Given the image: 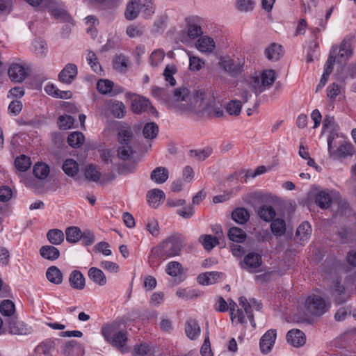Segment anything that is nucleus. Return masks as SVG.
<instances>
[{"instance_id": "obj_51", "label": "nucleus", "mask_w": 356, "mask_h": 356, "mask_svg": "<svg viewBox=\"0 0 356 356\" xmlns=\"http://www.w3.org/2000/svg\"><path fill=\"white\" fill-rule=\"evenodd\" d=\"M15 305L10 300H3L0 305V312L1 314L5 316H8V318L13 317V314L15 313Z\"/></svg>"}, {"instance_id": "obj_8", "label": "nucleus", "mask_w": 356, "mask_h": 356, "mask_svg": "<svg viewBox=\"0 0 356 356\" xmlns=\"http://www.w3.org/2000/svg\"><path fill=\"white\" fill-rule=\"evenodd\" d=\"M218 65L220 68L228 75L236 77L241 71V65L236 63L230 57L222 56L219 58Z\"/></svg>"}, {"instance_id": "obj_11", "label": "nucleus", "mask_w": 356, "mask_h": 356, "mask_svg": "<svg viewBox=\"0 0 356 356\" xmlns=\"http://www.w3.org/2000/svg\"><path fill=\"white\" fill-rule=\"evenodd\" d=\"M77 74L76 65L73 63H68L59 73L58 79L63 83L70 84L76 79Z\"/></svg>"}, {"instance_id": "obj_27", "label": "nucleus", "mask_w": 356, "mask_h": 356, "mask_svg": "<svg viewBox=\"0 0 356 356\" xmlns=\"http://www.w3.org/2000/svg\"><path fill=\"white\" fill-rule=\"evenodd\" d=\"M140 12V2L138 0H131L124 12V17L128 20L135 19Z\"/></svg>"}, {"instance_id": "obj_64", "label": "nucleus", "mask_w": 356, "mask_h": 356, "mask_svg": "<svg viewBox=\"0 0 356 356\" xmlns=\"http://www.w3.org/2000/svg\"><path fill=\"white\" fill-rule=\"evenodd\" d=\"M146 228L153 236H157L159 234V223L154 219L149 220L147 222Z\"/></svg>"}, {"instance_id": "obj_48", "label": "nucleus", "mask_w": 356, "mask_h": 356, "mask_svg": "<svg viewBox=\"0 0 356 356\" xmlns=\"http://www.w3.org/2000/svg\"><path fill=\"white\" fill-rule=\"evenodd\" d=\"M145 26L140 24H134L128 26L126 29V33L130 38H138L143 35Z\"/></svg>"}, {"instance_id": "obj_59", "label": "nucleus", "mask_w": 356, "mask_h": 356, "mask_svg": "<svg viewBox=\"0 0 356 356\" xmlns=\"http://www.w3.org/2000/svg\"><path fill=\"white\" fill-rule=\"evenodd\" d=\"M164 57V51L161 49H156L149 56V63L152 67H157L163 61Z\"/></svg>"}, {"instance_id": "obj_36", "label": "nucleus", "mask_w": 356, "mask_h": 356, "mask_svg": "<svg viewBox=\"0 0 356 356\" xmlns=\"http://www.w3.org/2000/svg\"><path fill=\"white\" fill-rule=\"evenodd\" d=\"M246 233L241 228L232 227L228 232V237L232 241L242 243L246 238Z\"/></svg>"}, {"instance_id": "obj_10", "label": "nucleus", "mask_w": 356, "mask_h": 356, "mask_svg": "<svg viewBox=\"0 0 356 356\" xmlns=\"http://www.w3.org/2000/svg\"><path fill=\"white\" fill-rule=\"evenodd\" d=\"M9 332L12 334H28L31 333V329L22 321H19L16 317L8 318Z\"/></svg>"}, {"instance_id": "obj_57", "label": "nucleus", "mask_w": 356, "mask_h": 356, "mask_svg": "<svg viewBox=\"0 0 356 356\" xmlns=\"http://www.w3.org/2000/svg\"><path fill=\"white\" fill-rule=\"evenodd\" d=\"M125 109L126 107L122 102H114L111 106L112 114L117 118H122L124 116Z\"/></svg>"}, {"instance_id": "obj_16", "label": "nucleus", "mask_w": 356, "mask_h": 356, "mask_svg": "<svg viewBox=\"0 0 356 356\" xmlns=\"http://www.w3.org/2000/svg\"><path fill=\"white\" fill-rule=\"evenodd\" d=\"M287 342L294 347H300L305 343L306 337L300 330H291L286 334Z\"/></svg>"}, {"instance_id": "obj_33", "label": "nucleus", "mask_w": 356, "mask_h": 356, "mask_svg": "<svg viewBox=\"0 0 356 356\" xmlns=\"http://www.w3.org/2000/svg\"><path fill=\"white\" fill-rule=\"evenodd\" d=\"M315 202L321 209H327L331 204L332 198L328 192L321 191L316 195Z\"/></svg>"}, {"instance_id": "obj_31", "label": "nucleus", "mask_w": 356, "mask_h": 356, "mask_svg": "<svg viewBox=\"0 0 356 356\" xmlns=\"http://www.w3.org/2000/svg\"><path fill=\"white\" fill-rule=\"evenodd\" d=\"M46 277L50 282L54 284H60L63 282V273L55 266H50L47 269Z\"/></svg>"}, {"instance_id": "obj_4", "label": "nucleus", "mask_w": 356, "mask_h": 356, "mask_svg": "<svg viewBox=\"0 0 356 356\" xmlns=\"http://www.w3.org/2000/svg\"><path fill=\"white\" fill-rule=\"evenodd\" d=\"M207 95H209V93L205 92L193 91L190 95L187 105L184 108L182 111L202 115Z\"/></svg>"}, {"instance_id": "obj_29", "label": "nucleus", "mask_w": 356, "mask_h": 356, "mask_svg": "<svg viewBox=\"0 0 356 356\" xmlns=\"http://www.w3.org/2000/svg\"><path fill=\"white\" fill-rule=\"evenodd\" d=\"M312 233V227L309 222H303L298 227L296 236L301 243L307 241Z\"/></svg>"}, {"instance_id": "obj_35", "label": "nucleus", "mask_w": 356, "mask_h": 356, "mask_svg": "<svg viewBox=\"0 0 356 356\" xmlns=\"http://www.w3.org/2000/svg\"><path fill=\"white\" fill-rule=\"evenodd\" d=\"M47 238L50 243L58 245L64 241L65 236L63 232L58 229H53L48 231Z\"/></svg>"}, {"instance_id": "obj_54", "label": "nucleus", "mask_w": 356, "mask_h": 356, "mask_svg": "<svg viewBox=\"0 0 356 356\" xmlns=\"http://www.w3.org/2000/svg\"><path fill=\"white\" fill-rule=\"evenodd\" d=\"M49 12L56 19L62 22H70L71 17L69 13L64 9L51 7Z\"/></svg>"}, {"instance_id": "obj_47", "label": "nucleus", "mask_w": 356, "mask_h": 356, "mask_svg": "<svg viewBox=\"0 0 356 356\" xmlns=\"http://www.w3.org/2000/svg\"><path fill=\"white\" fill-rule=\"evenodd\" d=\"M177 67L174 65H167L163 72L165 81L171 86L176 85V80L174 75L177 73Z\"/></svg>"}, {"instance_id": "obj_44", "label": "nucleus", "mask_w": 356, "mask_h": 356, "mask_svg": "<svg viewBox=\"0 0 356 356\" xmlns=\"http://www.w3.org/2000/svg\"><path fill=\"white\" fill-rule=\"evenodd\" d=\"M199 241L202 243L204 249L207 250H212L216 245L219 243L218 236H212L211 235H202Z\"/></svg>"}, {"instance_id": "obj_30", "label": "nucleus", "mask_w": 356, "mask_h": 356, "mask_svg": "<svg viewBox=\"0 0 356 356\" xmlns=\"http://www.w3.org/2000/svg\"><path fill=\"white\" fill-rule=\"evenodd\" d=\"M136 154V150L133 145H118L117 148V156L122 161H127L132 158Z\"/></svg>"}, {"instance_id": "obj_15", "label": "nucleus", "mask_w": 356, "mask_h": 356, "mask_svg": "<svg viewBox=\"0 0 356 356\" xmlns=\"http://www.w3.org/2000/svg\"><path fill=\"white\" fill-rule=\"evenodd\" d=\"M8 75L13 82H22L26 77V72L24 67L17 63H13L8 69Z\"/></svg>"}, {"instance_id": "obj_25", "label": "nucleus", "mask_w": 356, "mask_h": 356, "mask_svg": "<svg viewBox=\"0 0 356 356\" xmlns=\"http://www.w3.org/2000/svg\"><path fill=\"white\" fill-rule=\"evenodd\" d=\"M351 54L350 43L343 40L339 47H337V62L341 63L346 61L350 57Z\"/></svg>"}, {"instance_id": "obj_23", "label": "nucleus", "mask_w": 356, "mask_h": 356, "mask_svg": "<svg viewBox=\"0 0 356 356\" xmlns=\"http://www.w3.org/2000/svg\"><path fill=\"white\" fill-rule=\"evenodd\" d=\"M40 256L47 260L54 261L60 257V251L53 245H43L40 248Z\"/></svg>"}, {"instance_id": "obj_61", "label": "nucleus", "mask_w": 356, "mask_h": 356, "mask_svg": "<svg viewBox=\"0 0 356 356\" xmlns=\"http://www.w3.org/2000/svg\"><path fill=\"white\" fill-rule=\"evenodd\" d=\"M145 18H149L154 13V6L152 0H145L140 7Z\"/></svg>"}, {"instance_id": "obj_38", "label": "nucleus", "mask_w": 356, "mask_h": 356, "mask_svg": "<svg viewBox=\"0 0 356 356\" xmlns=\"http://www.w3.org/2000/svg\"><path fill=\"white\" fill-rule=\"evenodd\" d=\"M66 240L70 243L78 242L82 236L81 229L77 227H70L65 230Z\"/></svg>"}, {"instance_id": "obj_53", "label": "nucleus", "mask_w": 356, "mask_h": 356, "mask_svg": "<svg viewBox=\"0 0 356 356\" xmlns=\"http://www.w3.org/2000/svg\"><path fill=\"white\" fill-rule=\"evenodd\" d=\"M165 271L169 275L177 277L182 274L183 268L179 262L170 261L168 264Z\"/></svg>"}, {"instance_id": "obj_18", "label": "nucleus", "mask_w": 356, "mask_h": 356, "mask_svg": "<svg viewBox=\"0 0 356 356\" xmlns=\"http://www.w3.org/2000/svg\"><path fill=\"white\" fill-rule=\"evenodd\" d=\"M264 54L269 60L277 61L283 56L284 51L282 45L273 42L266 48Z\"/></svg>"}, {"instance_id": "obj_14", "label": "nucleus", "mask_w": 356, "mask_h": 356, "mask_svg": "<svg viewBox=\"0 0 356 356\" xmlns=\"http://www.w3.org/2000/svg\"><path fill=\"white\" fill-rule=\"evenodd\" d=\"M164 192L159 188L149 190L147 193V200L149 207L156 208L165 200Z\"/></svg>"}, {"instance_id": "obj_41", "label": "nucleus", "mask_w": 356, "mask_h": 356, "mask_svg": "<svg viewBox=\"0 0 356 356\" xmlns=\"http://www.w3.org/2000/svg\"><path fill=\"white\" fill-rule=\"evenodd\" d=\"M33 172L38 179H44L49 174V168L44 163H38L34 165Z\"/></svg>"}, {"instance_id": "obj_1", "label": "nucleus", "mask_w": 356, "mask_h": 356, "mask_svg": "<svg viewBox=\"0 0 356 356\" xmlns=\"http://www.w3.org/2000/svg\"><path fill=\"white\" fill-rule=\"evenodd\" d=\"M185 245V237L181 234H176L168 237L158 246L154 248L152 252L158 257H175L180 254Z\"/></svg>"}, {"instance_id": "obj_21", "label": "nucleus", "mask_w": 356, "mask_h": 356, "mask_svg": "<svg viewBox=\"0 0 356 356\" xmlns=\"http://www.w3.org/2000/svg\"><path fill=\"white\" fill-rule=\"evenodd\" d=\"M168 177L169 172L165 167L156 168L150 175L151 180L157 184L165 183L168 180Z\"/></svg>"}, {"instance_id": "obj_37", "label": "nucleus", "mask_w": 356, "mask_h": 356, "mask_svg": "<svg viewBox=\"0 0 356 356\" xmlns=\"http://www.w3.org/2000/svg\"><path fill=\"white\" fill-rule=\"evenodd\" d=\"M258 216L264 221L270 222L273 220L276 213L271 206L264 205L260 207L257 211Z\"/></svg>"}, {"instance_id": "obj_56", "label": "nucleus", "mask_w": 356, "mask_h": 356, "mask_svg": "<svg viewBox=\"0 0 356 356\" xmlns=\"http://www.w3.org/2000/svg\"><path fill=\"white\" fill-rule=\"evenodd\" d=\"M235 6L240 12L252 11L254 7V0H236Z\"/></svg>"}, {"instance_id": "obj_46", "label": "nucleus", "mask_w": 356, "mask_h": 356, "mask_svg": "<svg viewBox=\"0 0 356 356\" xmlns=\"http://www.w3.org/2000/svg\"><path fill=\"white\" fill-rule=\"evenodd\" d=\"M270 228L272 232L277 236H280L285 233L286 223L283 219L277 218L273 220Z\"/></svg>"}, {"instance_id": "obj_49", "label": "nucleus", "mask_w": 356, "mask_h": 356, "mask_svg": "<svg viewBox=\"0 0 356 356\" xmlns=\"http://www.w3.org/2000/svg\"><path fill=\"white\" fill-rule=\"evenodd\" d=\"M84 175L86 178L94 182H98L100 180L101 173L97 169L96 166L89 165L86 167Z\"/></svg>"}, {"instance_id": "obj_5", "label": "nucleus", "mask_w": 356, "mask_h": 356, "mask_svg": "<svg viewBox=\"0 0 356 356\" xmlns=\"http://www.w3.org/2000/svg\"><path fill=\"white\" fill-rule=\"evenodd\" d=\"M330 305L319 296L313 295L305 301V309L308 314L314 316H321L328 311Z\"/></svg>"}, {"instance_id": "obj_58", "label": "nucleus", "mask_w": 356, "mask_h": 356, "mask_svg": "<svg viewBox=\"0 0 356 356\" xmlns=\"http://www.w3.org/2000/svg\"><path fill=\"white\" fill-rule=\"evenodd\" d=\"M242 108L241 101L232 100L226 106L227 112L231 115L237 116L240 114Z\"/></svg>"}, {"instance_id": "obj_26", "label": "nucleus", "mask_w": 356, "mask_h": 356, "mask_svg": "<svg viewBox=\"0 0 356 356\" xmlns=\"http://www.w3.org/2000/svg\"><path fill=\"white\" fill-rule=\"evenodd\" d=\"M113 82L108 79H101L97 83V88L98 91L102 95H109L110 96H115L118 92L113 90Z\"/></svg>"}, {"instance_id": "obj_62", "label": "nucleus", "mask_w": 356, "mask_h": 356, "mask_svg": "<svg viewBox=\"0 0 356 356\" xmlns=\"http://www.w3.org/2000/svg\"><path fill=\"white\" fill-rule=\"evenodd\" d=\"M204 65V60L194 56H189V69L191 71H199Z\"/></svg>"}, {"instance_id": "obj_22", "label": "nucleus", "mask_w": 356, "mask_h": 356, "mask_svg": "<svg viewBox=\"0 0 356 356\" xmlns=\"http://www.w3.org/2000/svg\"><path fill=\"white\" fill-rule=\"evenodd\" d=\"M71 286L77 290H82L85 287V278L83 275L79 270H73L69 277Z\"/></svg>"}, {"instance_id": "obj_19", "label": "nucleus", "mask_w": 356, "mask_h": 356, "mask_svg": "<svg viewBox=\"0 0 356 356\" xmlns=\"http://www.w3.org/2000/svg\"><path fill=\"white\" fill-rule=\"evenodd\" d=\"M133 132L130 127L122 126L118 134V145H133Z\"/></svg>"}, {"instance_id": "obj_2", "label": "nucleus", "mask_w": 356, "mask_h": 356, "mask_svg": "<svg viewBox=\"0 0 356 356\" xmlns=\"http://www.w3.org/2000/svg\"><path fill=\"white\" fill-rule=\"evenodd\" d=\"M117 327L116 323L108 324L102 327V334L113 346L123 352L128 341L127 332L125 330L116 332Z\"/></svg>"}, {"instance_id": "obj_28", "label": "nucleus", "mask_w": 356, "mask_h": 356, "mask_svg": "<svg viewBox=\"0 0 356 356\" xmlns=\"http://www.w3.org/2000/svg\"><path fill=\"white\" fill-rule=\"evenodd\" d=\"M88 277L92 282L99 286H104L106 284V277L104 273L97 268H90L88 270Z\"/></svg>"}, {"instance_id": "obj_39", "label": "nucleus", "mask_w": 356, "mask_h": 356, "mask_svg": "<svg viewBox=\"0 0 356 356\" xmlns=\"http://www.w3.org/2000/svg\"><path fill=\"white\" fill-rule=\"evenodd\" d=\"M151 92L154 97L157 98L159 100L163 101L169 106V100L170 99L171 95L168 94L166 88L153 86L152 87Z\"/></svg>"}, {"instance_id": "obj_24", "label": "nucleus", "mask_w": 356, "mask_h": 356, "mask_svg": "<svg viewBox=\"0 0 356 356\" xmlns=\"http://www.w3.org/2000/svg\"><path fill=\"white\" fill-rule=\"evenodd\" d=\"M195 46L201 52L210 53L215 48V42L211 38L203 36L197 40Z\"/></svg>"}, {"instance_id": "obj_9", "label": "nucleus", "mask_w": 356, "mask_h": 356, "mask_svg": "<svg viewBox=\"0 0 356 356\" xmlns=\"http://www.w3.org/2000/svg\"><path fill=\"white\" fill-rule=\"evenodd\" d=\"M331 294L336 304L344 303L350 297V294L346 291L344 286L341 284L340 281H334L330 288Z\"/></svg>"}, {"instance_id": "obj_60", "label": "nucleus", "mask_w": 356, "mask_h": 356, "mask_svg": "<svg viewBox=\"0 0 356 356\" xmlns=\"http://www.w3.org/2000/svg\"><path fill=\"white\" fill-rule=\"evenodd\" d=\"M74 122V118L71 115H61L58 118V126L60 129L67 130L73 126Z\"/></svg>"}, {"instance_id": "obj_52", "label": "nucleus", "mask_w": 356, "mask_h": 356, "mask_svg": "<svg viewBox=\"0 0 356 356\" xmlns=\"http://www.w3.org/2000/svg\"><path fill=\"white\" fill-rule=\"evenodd\" d=\"M86 60H87L88 64L90 65L92 70L95 73L99 74H100L102 73V66L97 60V57L96 54L93 51H89L88 52V54L86 56Z\"/></svg>"}, {"instance_id": "obj_3", "label": "nucleus", "mask_w": 356, "mask_h": 356, "mask_svg": "<svg viewBox=\"0 0 356 356\" xmlns=\"http://www.w3.org/2000/svg\"><path fill=\"white\" fill-rule=\"evenodd\" d=\"M276 79L275 71L273 70H264L260 76H253L249 82V86L256 95L263 92L267 88L272 86Z\"/></svg>"}, {"instance_id": "obj_43", "label": "nucleus", "mask_w": 356, "mask_h": 356, "mask_svg": "<svg viewBox=\"0 0 356 356\" xmlns=\"http://www.w3.org/2000/svg\"><path fill=\"white\" fill-rule=\"evenodd\" d=\"M63 170L68 176L74 177L79 171V165L74 159H68L65 161Z\"/></svg>"}, {"instance_id": "obj_32", "label": "nucleus", "mask_w": 356, "mask_h": 356, "mask_svg": "<svg viewBox=\"0 0 356 356\" xmlns=\"http://www.w3.org/2000/svg\"><path fill=\"white\" fill-rule=\"evenodd\" d=\"M202 34L201 26L197 24H188L187 26V37L183 36L180 40L182 42H188V38L194 40Z\"/></svg>"}, {"instance_id": "obj_20", "label": "nucleus", "mask_w": 356, "mask_h": 356, "mask_svg": "<svg viewBox=\"0 0 356 356\" xmlns=\"http://www.w3.org/2000/svg\"><path fill=\"white\" fill-rule=\"evenodd\" d=\"M185 332L190 339L195 340L200 334L201 329L195 320L189 319L185 323Z\"/></svg>"}, {"instance_id": "obj_45", "label": "nucleus", "mask_w": 356, "mask_h": 356, "mask_svg": "<svg viewBox=\"0 0 356 356\" xmlns=\"http://www.w3.org/2000/svg\"><path fill=\"white\" fill-rule=\"evenodd\" d=\"M159 133V127L154 122L147 123L143 130V136L147 139H154L156 137Z\"/></svg>"}, {"instance_id": "obj_34", "label": "nucleus", "mask_w": 356, "mask_h": 356, "mask_svg": "<svg viewBox=\"0 0 356 356\" xmlns=\"http://www.w3.org/2000/svg\"><path fill=\"white\" fill-rule=\"evenodd\" d=\"M232 219L237 223L243 225L248 221L250 214L245 208H237L232 213Z\"/></svg>"}, {"instance_id": "obj_50", "label": "nucleus", "mask_w": 356, "mask_h": 356, "mask_svg": "<svg viewBox=\"0 0 356 356\" xmlns=\"http://www.w3.org/2000/svg\"><path fill=\"white\" fill-rule=\"evenodd\" d=\"M31 161L29 157L22 154L17 157L15 161V165L16 168L21 171H26L31 166Z\"/></svg>"}, {"instance_id": "obj_63", "label": "nucleus", "mask_w": 356, "mask_h": 356, "mask_svg": "<svg viewBox=\"0 0 356 356\" xmlns=\"http://www.w3.org/2000/svg\"><path fill=\"white\" fill-rule=\"evenodd\" d=\"M211 153V149H207L203 150H191L190 154L191 156L195 157L196 159L203 161L207 158Z\"/></svg>"}, {"instance_id": "obj_13", "label": "nucleus", "mask_w": 356, "mask_h": 356, "mask_svg": "<svg viewBox=\"0 0 356 356\" xmlns=\"http://www.w3.org/2000/svg\"><path fill=\"white\" fill-rule=\"evenodd\" d=\"M261 256L255 252L248 253L244 258L242 268L248 269L250 272H254V269L261 265Z\"/></svg>"}, {"instance_id": "obj_40", "label": "nucleus", "mask_w": 356, "mask_h": 356, "mask_svg": "<svg viewBox=\"0 0 356 356\" xmlns=\"http://www.w3.org/2000/svg\"><path fill=\"white\" fill-rule=\"evenodd\" d=\"M84 136L81 132L75 131L71 133L67 137L68 145L73 148H78L84 142Z\"/></svg>"}, {"instance_id": "obj_17", "label": "nucleus", "mask_w": 356, "mask_h": 356, "mask_svg": "<svg viewBox=\"0 0 356 356\" xmlns=\"http://www.w3.org/2000/svg\"><path fill=\"white\" fill-rule=\"evenodd\" d=\"M151 106V103L147 99L135 94L131 95V108L134 113H141Z\"/></svg>"}, {"instance_id": "obj_55", "label": "nucleus", "mask_w": 356, "mask_h": 356, "mask_svg": "<svg viewBox=\"0 0 356 356\" xmlns=\"http://www.w3.org/2000/svg\"><path fill=\"white\" fill-rule=\"evenodd\" d=\"M34 51L39 57H44L47 52V47L45 41L41 39H35L33 43Z\"/></svg>"}, {"instance_id": "obj_6", "label": "nucleus", "mask_w": 356, "mask_h": 356, "mask_svg": "<svg viewBox=\"0 0 356 356\" xmlns=\"http://www.w3.org/2000/svg\"><path fill=\"white\" fill-rule=\"evenodd\" d=\"M191 92L186 87L176 88L170 95L169 107L182 111L187 105Z\"/></svg>"}, {"instance_id": "obj_7", "label": "nucleus", "mask_w": 356, "mask_h": 356, "mask_svg": "<svg viewBox=\"0 0 356 356\" xmlns=\"http://www.w3.org/2000/svg\"><path fill=\"white\" fill-rule=\"evenodd\" d=\"M202 115L211 118H220L224 115L222 106L218 105L213 96L209 93Z\"/></svg>"}, {"instance_id": "obj_12", "label": "nucleus", "mask_w": 356, "mask_h": 356, "mask_svg": "<svg viewBox=\"0 0 356 356\" xmlns=\"http://www.w3.org/2000/svg\"><path fill=\"white\" fill-rule=\"evenodd\" d=\"M276 330H268L260 339V348L261 351L264 353H268L273 346L276 339Z\"/></svg>"}, {"instance_id": "obj_42", "label": "nucleus", "mask_w": 356, "mask_h": 356, "mask_svg": "<svg viewBox=\"0 0 356 356\" xmlns=\"http://www.w3.org/2000/svg\"><path fill=\"white\" fill-rule=\"evenodd\" d=\"M337 46H332L328 58L325 63L324 72L330 75L333 70L334 63L337 61Z\"/></svg>"}]
</instances>
